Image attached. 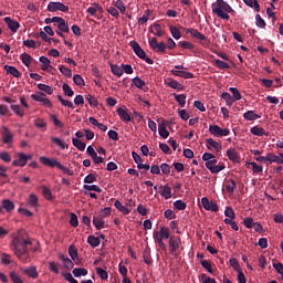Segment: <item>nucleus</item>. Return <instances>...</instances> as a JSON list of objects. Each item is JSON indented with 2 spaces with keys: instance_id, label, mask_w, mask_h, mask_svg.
I'll list each match as a JSON object with an SVG mask.
<instances>
[{
  "instance_id": "nucleus-1",
  "label": "nucleus",
  "mask_w": 283,
  "mask_h": 283,
  "mask_svg": "<svg viewBox=\"0 0 283 283\" xmlns=\"http://www.w3.org/2000/svg\"><path fill=\"white\" fill-rule=\"evenodd\" d=\"M32 244V241L29 239H24L23 237H15L12 240L11 249L15 253L17 258L21 260V262H30V247Z\"/></svg>"
},
{
  "instance_id": "nucleus-2",
  "label": "nucleus",
  "mask_w": 283,
  "mask_h": 283,
  "mask_svg": "<svg viewBox=\"0 0 283 283\" xmlns=\"http://www.w3.org/2000/svg\"><path fill=\"white\" fill-rule=\"evenodd\" d=\"M211 8L212 13L217 14L219 19H223V21H229V19H231L229 14L235 17V10H233V8L224 0H216V2L211 4Z\"/></svg>"
},
{
  "instance_id": "nucleus-3",
  "label": "nucleus",
  "mask_w": 283,
  "mask_h": 283,
  "mask_svg": "<svg viewBox=\"0 0 283 283\" xmlns=\"http://www.w3.org/2000/svg\"><path fill=\"white\" fill-rule=\"evenodd\" d=\"M40 163L42 165H44L45 167H51L54 168L56 167L57 169H60V171H63V174H67V176H74V170L63 166L61 163H59V160L56 159H51L49 157L45 156H41L40 157Z\"/></svg>"
},
{
  "instance_id": "nucleus-4",
  "label": "nucleus",
  "mask_w": 283,
  "mask_h": 283,
  "mask_svg": "<svg viewBox=\"0 0 283 283\" xmlns=\"http://www.w3.org/2000/svg\"><path fill=\"white\" fill-rule=\"evenodd\" d=\"M129 45H130L132 50L135 52L136 56H138L143 61H146V63H148V65H154V60H151L150 57H147V53H145V50H143V48H140V44H138V42L130 41Z\"/></svg>"
},
{
  "instance_id": "nucleus-5",
  "label": "nucleus",
  "mask_w": 283,
  "mask_h": 283,
  "mask_svg": "<svg viewBox=\"0 0 283 283\" xmlns=\"http://www.w3.org/2000/svg\"><path fill=\"white\" fill-rule=\"evenodd\" d=\"M149 46L153 49V52H156L157 54H165L167 52V44L165 42H159L157 38H153L149 40Z\"/></svg>"
},
{
  "instance_id": "nucleus-6",
  "label": "nucleus",
  "mask_w": 283,
  "mask_h": 283,
  "mask_svg": "<svg viewBox=\"0 0 283 283\" xmlns=\"http://www.w3.org/2000/svg\"><path fill=\"white\" fill-rule=\"evenodd\" d=\"M209 133L211 134V136L222 138V136H229V134H231V130L229 128H221L219 125H210Z\"/></svg>"
},
{
  "instance_id": "nucleus-7",
  "label": "nucleus",
  "mask_w": 283,
  "mask_h": 283,
  "mask_svg": "<svg viewBox=\"0 0 283 283\" xmlns=\"http://www.w3.org/2000/svg\"><path fill=\"white\" fill-rule=\"evenodd\" d=\"M49 12H70V7L65 6L62 2H50L48 4Z\"/></svg>"
},
{
  "instance_id": "nucleus-8",
  "label": "nucleus",
  "mask_w": 283,
  "mask_h": 283,
  "mask_svg": "<svg viewBox=\"0 0 283 283\" xmlns=\"http://www.w3.org/2000/svg\"><path fill=\"white\" fill-rule=\"evenodd\" d=\"M180 244H181L180 237L178 238L171 237L169 239V247H170L169 251L171 255H175V258H178V250L180 249Z\"/></svg>"
},
{
  "instance_id": "nucleus-9",
  "label": "nucleus",
  "mask_w": 283,
  "mask_h": 283,
  "mask_svg": "<svg viewBox=\"0 0 283 283\" xmlns=\"http://www.w3.org/2000/svg\"><path fill=\"white\" fill-rule=\"evenodd\" d=\"M181 30L186 32V34H190L192 39H197L198 41H207V36L196 29L181 27Z\"/></svg>"
},
{
  "instance_id": "nucleus-10",
  "label": "nucleus",
  "mask_w": 283,
  "mask_h": 283,
  "mask_svg": "<svg viewBox=\"0 0 283 283\" xmlns=\"http://www.w3.org/2000/svg\"><path fill=\"white\" fill-rule=\"evenodd\" d=\"M218 165V159H216V157L213 159H210V161L206 163L207 169H209V171H211L212 174H220V171L224 170V165Z\"/></svg>"
},
{
  "instance_id": "nucleus-11",
  "label": "nucleus",
  "mask_w": 283,
  "mask_h": 283,
  "mask_svg": "<svg viewBox=\"0 0 283 283\" xmlns=\"http://www.w3.org/2000/svg\"><path fill=\"white\" fill-rule=\"evenodd\" d=\"M201 205L206 211H213L214 213H218L220 209L216 202L209 201V198L207 197L201 198Z\"/></svg>"
},
{
  "instance_id": "nucleus-12",
  "label": "nucleus",
  "mask_w": 283,
  "mask_h": 283,
  "mask_svg": "<svg viewBox=\"0 0 283 283\" xmlns=\"http://www.w3.org/2000/svg\"><path fill=\"white\" fill-rule=\"evenodd\" d=\"M266 160L270 163V165L273 163H276V165H283V153H280L279 156L272 153H268Z\"/></svg>"
},
{
  "instance_id": "nucleus-13",
  "label": "nucleus",
  "mask_w": 283,
  "mask_h": 283,
  "mask_svg": "<svg viewBox=\"0 0 283 283\" xmlns=\"http://www.w3.org/2000/svg\"><path fill=\"white\" fill-rule=\"evenodd\" d=\"M158 132L161 138H169V130H167V120L163 118L160 119V122L158 123Z\"/></svg>"
},
{
  "instance_id": "nucleus-14",
  "label": "nucleus",
  "mask_w": 283,
  "mask_h": 283,
  "mask_svg": "<svg viewBox=\"0 0 283 283\" xmlns=\"http://www.w3.org/2000/svg\"><path fill=\"white\" fill-rule=\"evenodd\" d=\"M117 114L120 118V120H124L125 123H129L132 120V114L126 107H119L117 108Z\"/></svg>"
},
{
  "instance_id": "nucleus-15",
  "label": "nucleus",
  "mask_w": 283,
  "mask_h": 283,
  "mask_svg": "<svg viewBox=\"0 0 283 283\" xmlns=\"http://www.w3.org/2000/svg\"><path fill=\"white\" fill-rule=\"evenodd\" d=\"M28 165L25 159V153H18V159L12 161L13 167H25Z\"/></svg>"
},
{
  "instance_id": "nucleus-16",
  "label": "nucleus",
  "mask_w": 283,
  "mask_h": 283,
  "mask_svg": "<svg viewBox=\"0 0 283 283\" xmlns=\"http://www.w3.org/2000/svg\"><path fill=\"white\" fill-rule=\"evenodd\" d=\"M206 145L208 149H211V147L216 149L217 154L222 151V144L216 142L213 138H208Z\"/></svg>"
},
{
  "instance_id": "nucleus-17",
  "label": "nucleus",
  "mask_w": 283,
  "mask_h": 283,
  "mask_svg": "<svg viewBox=\"0 0 283 283\" xmlns=\"http://www.w3.org/2000/svg\"><path fill=\"white\" fill-rule=\"evenodd\" d=\"M4 23H7L9 30H11V32H17L19 30V28H21V24H19V22L12 20L10 17H6L4 18Z\"/></svg>"
},
{
  "instance_id": "nucleus-18",
  "label": "nucleus",
  "mask_w": 283,
  "mask_h": 283,
  "mask_svg": "<svg viewBox=\"0 0 283 283\" xmlns=\"http://www.w3.org/2000/svg\"><path fill=\"white\" fill-rule=\"evenodd\" d=\"M40 63L42 64L41 70L43 72H50V70H54V67L51 66V62L50 59H48L46 56L42 55L39 59Z\"/></svg>"
},
{
  "instance_id": "nucleus-19",
  "label": "nucleus",
  "mask_w": 283,
  "mask_h": 283,
  "mask_svg": "<svg viewBox=\"0 0 283 283\" xmlns=\"http://www.w3.org/2000/svg\"><path fill=\"white\" fill-rule=\"evenodd\" d=\"M172 76H179L180 78H193V73L187 71L171 70Z\"/></svg>"
},
{
  "instance_id": "nucleus-20",
  "label": "nucleus",
  "mask_w": 283,
  "mask_h": 283,
  "mask_svg": "<svg viewBox=\"0 0 283 283\" xmlns=\"http://www.w3.org/2000/svg\"><path fill=\"white\" fill-rule=\"evenodd\" d=\"M13 135L10 133V129L6 126L2 127V142L4 145L12 143Z\"/></svg>"
},
{
  "instance_id": "nucleus-21",
  "label": "nucleus",
  "mask_w": 283,
  "mask_h": 283,
  "mask_svg": "<svg viewBox=\"0 0 283 283\" xmlns=\"http://www.w3.org/2000/svg\"><path fill=\"white\" fill-rule=\"evenodd\" d=\"M227 156L231 163H240V155L235 148H230L227 150Z\"/></svg>"
},
{
  "instance_id": "nucleus-22",
  "label": "nucleus",
  "mask_w": 283,
  "mask_h": 283,
  "mask_svg": "<svg viewBox=\"0 0 283 283\" xmlns=\"http://www.w3.org/2000/svg\"><path fill=\"white\" fill-rule=\"evenodd\" d=\"M60 260L62 261L64 269H67L69 271H72V269H74V262L70 258L60 254Z\"/></svg>"
},
{
  "instance_id": "nucleus-23",
  "label": "nucleus",
  "mask_w": 283,
  "mask_h": 283,
  "mask_svg": "<svg viewBox=\"0 0 283 283\" xmlns=\"http://www.w3.org/2000/svg\"><path fill=\"white\" fill-rule=\"evenodd\" d=\"M28 277H32L33 280H36L39 277V272H36V266H31L22 270Z\"/></svg>"
},
{
  "instance_id": "nucleus-24",
  "label": "nucleus",
  "mask_w": 283,
  "mask_h": 283,
  "mask_svg": "<svg viewBox=\"0 0 283 283\" xmlns=\"http://www.w3.org/2000/svg\"><path fill=\"white\" fill-rule=\"evenodd\" d=\"M56 23H57V30L66 33L70 32V25H67V22H65V19L60 17Z\"/></svg>"
},
{
  "instance_id": "nucleus-25",
  "label": "nucleus",
  "mask_w": 283,
  "mask_h": 283,
  "mask_svg": "<svg viewBox=\"0 0 283 283\" xmlns=\"http://www.w3.org/2000/svg\"><path fill=\"white\" fill-rule=\"evenodd\" d=\"M4 70L7 74H11V76H14V78H21V72H19L17 67L4 65Z\"/></svg>"
},
{
  "instance_id": "nucleus-26",
  "label": "nucleus",
  "mask_w": 283,
  "mask_h": 283,
  "mask_svg": "<svg viewBox=\"0 0 283 283\" xmlns=\"http://www.w3.org/2000/svg\"><path fill=\"white\" fill-rule=\"evenodd\" d=\"M93 224L97 231L105 229V220H103V217H93Z\"/></svg>"
},
{
  "instance_id": "nucleus-27",
  "label": "nucleus",
  "mask_w": 283,
  "mask_h": 283,
  "mask_svg": "<svg viewBox=\"0 0 283 283\" xmlns=\"http://www.w3.org/2000/svg\"><path fill=\"white\" fill-rule=\"evenodd\" d=\"M243 3H245L248 8H252L254 12H260V2L258 0H243Z\"/></svg>"
},
{
  "instance_id": "nucleus-28",
  "label": "nucleus",
  "mask_w": 283,
  "mask_h": 283,
  "mask_svg": "<svg viewBox=\"0 0 283 283\" xmlns=\"http://www.w3.org/2000/svg\"><path fill=\"white\" fill-rule=\"evenodd\" d=\"M86 12H88V14H91L92 17H96L97 12H103V7H101V4L98 3H93V7H90Z\"/></svg>"
},
{
  "instance_id": "nucleus-29",
  "label": "nucleus",
  "mask_w": 283,
  "mask_h": 283,
  "mask_svg": "<svg viewBox=\"0 0 283 283\" xmlns=\"http://www.w3.org/2000/svg\"><path fill=\"white\" fill-rule=\"evenodd\" d=\"M168 87H171V90H177V92H184V90H185V85L180 84L176 80H170L168 82Z\"/></svg>"
},
{
  "instance_id": "nucleus-30",
  "label": "nucleus",
  "mask_w": 283,
  "mask_h": 283,
  "mask_svg": "<svg viewBox=\"0 0 283 283\" xmlns=\"http://www.w3.org/2000/svg\"><path fill=\"white\" fill-rule=\"evenodd\" d=\"M251 134H253V136H269V133H266V130H264V128L260 127V126H253L250 129Z\"/></svg>"
},
{
  "instance_id": "nucleus-31",
  "label": "nucleus",
  "mask_w": 283,
  "mask_h": 283,
  "mask_svg": "<svg viewBox=\"0 0 283 283\" xmlns=\"http://www.w3.org/2000/svg\"><path fill=\"white\" fill-rule=\"evenodd\" d=\"M34 127L41 129L42 132H45L48 129V122L43 118H36L34 119Z\"/></svg>"
},
{
  "instance_id": "nucleus-32",
  "label": "nucleus",
  "mask_w": 283,
  "mask_h": 283,
  "mask_svg": "<svg viewBox=\"0 0 283 283\" xmlns=\"http://www.w3.org/2000/svg\"><path fill=\"white\" fill-rule=\"evenodd\" d=\"M114 207H116L120 211V213H123L124 216H129V213H132V210L123 206V203L118 200L115 201Z\"/></svg>"
},
{
  "instance_id": "nucleus-33",
  "label": "nucleus",
  "mask_w": 283,
  "mask_h": 283,
  "mask_svg": "<svg viewBox=\"0 0 283 283\" xmlns=\"http://www.w3.org/2000/svg\"><path fill=\"white\" fill-rule=\"evenodd\" d=\"M161 192L160 196H163V198H165V200H169V198H171V187H169V185H165L164 187H160Z\"/></svg>"
},
{
  "instance_id": "nucleus-34",
  "label": "nucleus",
  "mask_w": 283,
  "mask_h": 283,
  "mask_svg": "<svg viewBox=\"0 0 283 283\" xmlns=\"http://www.w3.org/2000/svg\"><path fill=\"white\" fill-rule=\"evenodd\" d=\"M153 28L154 29H150V32H153L155 36H165V31H163V27H160V24L155 23Z\"/></svg>"
},
{
  "instance_id": "nucleus-35",
  "label": "nucleus",
  "mask_w": 283,
  "mask_h": 283,
  "mask_svg": "<svg viewBox=\"0 0 283 283\" xmlns=\"http://www.w3.org/2000/svg\"><path fill=\"white\" fill-rule=\"evenodd\" d=\"M2 209H6V211L10 213V211H14V203L10 199H3Z\"/></svg>"
},
{
  "instance_id": "nucleus-36",
  "label": "nucleus",
  "mask_w": 283,
  "mask_h": 283,
  "mask_svg": "<svg viewBox=\"0 0 283 283\" xmlns=\"http://www.w3.org/2000/svg\"><path fill=\"white\" fill-rule=\"evenodd\" d=\"M87 242L90 245L93 247V249H96V247H101V239L95 235H88Z\"/></svg>"
},
{
  "instance_id": "nucleus-37",
  "label": "nucleus",
  "mask_w": 283,
  "mask_h": 283,
  "mask_svg": "<svg viewBox=\"0 0 283 283\" xmlns=\"http://www.w3.org/2000/svg\"><path fill=\"white\" fill-rule=\"evenodd\" d=\"M175 101H177L178 105H180L181 107H185V105H187V95L185 94H174Z\"/></svg>"
},
{
  "instance_id": "nucleus-38",
  "label": "nucleus",
  "mask_w": 283,
  "mask_h": 283,
  "mask_svg": "<svg viewBox=\"0 0 283 283\" xmlns=\"http://www.w3.org/2000/svg\"><path fill=\"white\" fill-rule=\"evenodd\" d=\"M74 277H85L87 275V269L85 268H75L73 269Z\"/></svg>"
},
{
  "instance_id": "nucleus-39",
  "label": "nucleus",
  "mask_w": 283,
  "mask_h": 283,
  "mask_svg": "<svg viewBox=\"0 0 283 283\" xmlns=\"http://www.w3.org/2000/svg\"><path fill=\"white\" fill-rule=\"evenodd\" d=\"M237 188H238V184L235 182V180L230 179L227 181L226 189L228 193H233V191H235Z\"/></svg>"
},
{
  "instance_id": "nucleus-40",
  "label": "nucleus",
  "mask_w": 283,
  "mask_h": 283,
  "mask_svg": "<svg viewBox=\"0 0 283 283\" xmlns=\"http://www.w3.org/2000/svg\"><path fill=\"white\" fill-rule=\"evenodd\" d=\"M226 220H235V211L231 206L226 207L224 210Z\"/></svg>"
},
{
  "instance_id": "nucleus-41",
  "label": "nucleus",
  "mask_w": 283,
  "mask_h": 283,
  "mask_svg": "<svg viewBox=\"0 0 283 283\" xmlns=\"http://www.w3.org/2000/svg\"><path fill=\"white\" fill-rule=\"evenodd\" d=\"M72 143L74 145V147H76V149H78V151H85V147H87V145L83 142H81V139L78 138H73Z\"/></svg>"
},
{
  "instance_id": "nucleus-42",
  "label": "nucleus",
  "mask_w": 283,
  "mask_h": 283,
  "mask_svg": "<svg viewBox=\"0 0 283 283\" xmlns=\"http://www.w3.org/2000/svg\"><path fill=\"white\" fill-rule=\"evenodd\" d=\"M38 90H40V92H45V94L49 95L54 94V88L46 84H38Z\"/></svg>"
},
{
  "instance_id": "nucleus-43",
  "label": "nucleus",
  "mask_w": 283,
  "mask_h": 283,
  "mask_svg": "<svg viewBox=\"0 0 283 283\" xmlns=\"http://www.w3.org/2000/svg\"><path fill=\"white\" fill-rule=\"evenodd\" d=\"M28 202L30 207H33L34 209H36V207H39V197H36V195L34 193H31L29 195Z\"/></svg>"
},
{
  "instance_id": "nucleus-44",
  "label": "nucleus",
  "mask_w": 283,
  "mask_h": 283,
  "mask_svg": "<svg viewBox=\"0 0 283 283\" xmlns=\"http://www.w3.org/2000/svg\"><path fill=\"white\" fill-rule=\"evenodd\" d=\"M156 235L160 237L165 240H169V228L167 227H161L159 232H155Z\"/></svg>"
},
{
  "instance_id": "nucleus-45",
  "label": "nucleus",
  "mask_w": 283,
  "mask_h": 283,
  "mask_svg": "<svg viewBox=\"0 0 283 283\" xmlns=\"http://www.w3.org/2000/svg\"><path fill=\"white\" fill-rule=\"evenodd\" d=\"M111 72L120 78L123 76V67L116 65V64H111Z\"/></svg>"
},
{
  "instance_id": "nucleus-46",
  "label": "nucleus",
  "mask_w": 283,
  "mask_h": 283,
  "mask_svg": "<svg viewBox=\"0 0 283 283\" xmlns=\"http://www.w3.org/2000/svg\"><path fill=\"white\" fill-rule=\"evenodd\" d=\"M243 118H245V120H256V118H260V115L255 114L253 111H248L243 114Z\"/></svg>"
},
{
  "instance_id": "nucleus-47",
  "label": "nucleus",
  "mask_w": 283,
  "mask_h": 283,
  "mask_svg": "<svg viewBox=\"0 0 283 283\" xmlns=\"http://www.w3.org/2000/svg\"><path fill=\"white\" fill-rule=\"evenodd\" d=\"M21 61L25 67H30V64L32 63V56L28 53H22Z\"/></svg>"
},
{
  "instance_id": "nucleus-48",
  "label": "nucleus",
  "mask_w": 283,
  "mask_h": 283,
  "mask_svg": "<svg viewBox=\"0 0 283 283\" xmlns=\"http://www.w3.org/2000/svg\"><path fill=\"white\" fill-rule=\"evenodd\" d=\"M170 34L174 36L177 41L182 36L180 33V30L174 25H169Z\"/></svg>"
},
{
  "instance_id": "nucleus-49",
  "label": "nucleus",
  "mask_w": 283,
  "mask_h": 283,
  "mask_svg": "<svg viewBox=\"0 0 283 283\" xmlns=\"http://www.w3.org/2000/svg\"><path fill=\"white\" fill-rule=\"evenodd\" d=\"M60 266H61V264H59L54 261L49 262V271H51V273H55V275H59V268Z\"/></svg>"
},
{
  "instance_id": "nucleus-50",
  "label": "nucleus",
  "mask_w": 283,
  "mask_h": 283,
  "mask_svg": "<svg viewBox=\"0 0 283 283\" xmlns=\"http://www.w3.org/2000/svg\"><path fill=\"white\" fill-rule=\"evenodd\" d=\"M59 71L66 76V78H72V70L67 69L65 65H60Z\"/></svg>"
},
{
  "instance_id": "nucleus-51",
  "label": "nucleus",
  "mask_w": 283,
  "mask_h": 283,
  "mask_svg": "<svg viewBox=\"0 0 283 283\" xmlns=\"http://www.w3.org/2000/svg\"><path fill=\"white\" fill-rule=\"evenodd\" d=\"M231 94H232V98H234V101H242V94L240 93V91L237 87H230L229 88Z\"/></svg>"
},
{
  "instance_id": "nucleus-52",
  "label": "nucleus",
  "mask_w": 283,
  "mask_h": 283,
  "mask_svg": "<svg viewBox=\"0 0 283 283\" xmlns=\"http://www.w3.org/2000/svg\"><path fill=\"white\" fill-rule=\"evenodd\" d=\"M133 85L137 87L138 90H143L145 87V81H143L140 77H134L132 80Z\"/></svg>"
},
{
  "instance_id": "nucleus-53",
  "label": "nucleus",
  "mask_w": 283,
  "mask_h": 283,
  "mask_svg": "<svg viewBox=\"0 0 283 283\" xmlns=\"http://www.w3.org/2000/svg\"><path fill=\"white\" fill-rule=\"evenodd\" d=\"M51 140L52 143H54V145L60 147V149H65V147H67V144H65V142H62L59 137H51Z\"/></svg>"
},
{
  "instance_id": "nucleus-54",
  "label": "nucleus",
  "mask_w": 283,
  "mask_h": 283,
  "mask_svg": "<svg viewBox=\"0 0 283 283\" xmlns=\"http://www.w3.org/2000/svg\"><path fill=\"white\" fill-rule=\"evenodd\" d=\"M115 8H117V10H119L120 14H125L127 8L125 7V3L123 2V0H117L114 3Z\"/></svg>"
},
{
  "instance_id": "nucleus-55",
  "label": "nucleus",
  "mask_w": 283,
  "mask_h": 283,
  "mask_svg": "<svg viewBox=\"0 0 283 283\" xmlns=\"http://www.w3.org/2000/svg\"><path fill=\"white\" fill-rule=\"evenodd\" d=\"M50 120H52V123L55 125V127H59V128L65 127V125H63V122H61L59 119V117H56V115H54V114L50 115Z\"/></svg>"
},
{
  "instance_id": "nucleus-56",
  "label": "nucleus",
  "mask_w": 283,
  "mask_h": 283,
  "mask_svg": "<svg viewBox=\"0 0 283 283\" xmlns=\"http://www.w3.org/2000/svg\"><path fill=\"white\" fill-rule=\"evenodd\" d=\"M174 207L178 211H185V209H187V203L182 200H177L174 202Z\"/></svg>"
},
{
  "instance_id": "nucleus-57",
  "label": "nucleus",
  "mask_w": 283,
  "mask_h": 283,
  "mask_svg": "<svg viewBox=\"0 0 283 283\" xmlns=\"http://www.w3.org/2000/svg\"><path fill=\"white\" fill-rule=\"evenodd\" d=\"M42 196L45 198V200H52V190H50V188L46 186H42Z\"/></svg>"
},
{
  "instance_id": "nucleus-58",
  "label": "nucleus",
  "mask_w": 283,
  "mask_h": 283,
  "mask_svg": "<svg viewBox=\"0 0 283 283\" xmlns=\"http://www.w3.org/2000/svg\"><path fill=\"white\" fill-rule=\"evenodd\" d=\"M214 64L217 65V67H219V70H229V67H231V65H229V63H227L222 60H216Z\"/></svg>"
},
{
  "instance_id": "nucleus-59",
  "label": "nucleus",
  "mask_w": 283,
  "mask_h": 283,
  "mask_svg": "<svg viewBox=\"0 0 283 283\" xmlns=\"http://www.w3.org/2000/svg\"><path fill=\"white\" fill-rule=\"evenodd\" d=\"M255 23H256L258 28H261V29L266 28V22L264 21V19H262V15H260V14L255 15Z\"/></svg>"
},
{
  "instance_id": "nucleus-60",
  "label": "nucleus",
  "mask_w": 283,
  "mask_h": 283,
  "mask_svg": "<svg viewBox=\"0 0 283 283\" xmlns=\"http://www.w3.org/2000/svg\"><path fill=\"white\" fill-rule=\"evenodd\" d=\"M96 273L101 277V280L105 281L107 280V277H109V274L103 268H96Z\"/></svg>"
},
{
  "instance_id": "nucleus-61",
  "label": "nucleus",
  "mask_w": 283,
  "mask_h": 283,
  "mask_svg": "<svg viewBox=\"0 0 283 283\" xmlns=\"http://www.w3.org/2000/svg\"><path fill=\"white\" fill-rule=\"evenodd\" d=\"M32 101H36L38 103H42L46 97L45 93H35L31 95Z\"/></svg>"
},
{
  "instance_id": "nucleus-62",
  "label": "nucleus",
  "mask_w": 283,
  "mask_h": 283,
  "mask_svg": "<svg viewBox=\"0 0 283 283\" xmlns=\"http://www.w3.org/2000/svg\"><path fill=\"white\" fill-rule=\"evenodd\" d=\"M221 97L223 98V101H226L227 105H233V96H231L229 93H222Z\"/></svg>"
},
{
  "instance_id": "nucleus-63",
  "label": "nucleus",
  "mask_w": 283,
  "mask_h": 283,
  "mask_svg": "<svg viewBox=\"0 0 283 283\" xmlns=\"http://www.w3.org/2000/svg\"><path fill=\"white\" fill-rule=\"evenodd\" d=\"M10 280L13 283H23V280H21V276L17 272H10Z\"/></svg>"
},
{
  "instance_id": "nucleus-64",
  "label": "nucleus",
  "mask_w": 283,
  "mask_h": 283,
  "mask_svg": "<svg viewBox=\"0 0 283 283\" xmlns=\"http://www.w3.org/2000/svg\"><path fill=\"white\" fill-rule=\"evenodd\" d=\"M200 277H201V283H218L216 282V279H211L207 274H201Z\"/></svg>"
}]
</instances>
